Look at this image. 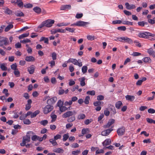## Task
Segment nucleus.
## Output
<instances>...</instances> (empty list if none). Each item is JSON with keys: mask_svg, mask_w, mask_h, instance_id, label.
I'll use <instances>...</instances> for the list:
<instances>
[{"mask_svg": "<svg viewBox=\"0 0 155 155\" xmlns=\"http://www.w3.org/2000/svg\"><path fill=\"white\" fill-rule=\"evenodd\" d=\"M90 132L88 128H83L82 129V135L81 136H82L84 134H87V133H88Z\"/></svg>", "mask_w": 155, "mask_h": 155, "instance_id": "2f4dec72", "label": "nucleus"}, {"mask_svg": "<svg viewBox=\"0 0 155 155\" xmlns=\"http://www.w3.org/2000/svg\"><path fill=\"white\" fill-rule=\"evenodd\" d=\"M60 108V111L61 112H63L66 110H71L70 108V107L67 108L65 107V106H58Z\"/></svg>", "mask_w": 155, "mask_h": 155, "instance_id": "a211bd4d", "label": "nucleus"}, {"mask_svg": "<svg viewBox=\"0 0 155 155\" xmlns=\"http://www.w3.org/2000/svg\"><path fill=\"white\" fill-rule=\"evenodd\" d=\"M67 63H72L75 65H78L79 67H81L82 66V63L81 62H78L77 60L74 58H70L67 61Z\"/></svg>", "mask_w": 155, "mask_h": 155, "instance_id": "7ed1b4c3", "label": "nucleus"}, {"mask_svg": "<svg viewBox=\"0 0 155 155\" xmlns=\"http://www.w3.org/2000/svg\"><path fill=\"white\" fill-rule=\"evenodd\" d=\"M75 23L78 26H84L87 24L88 23L83 21H79L76 22V23Z\"/></svg>", "mask_w": 155, "mask_h": 155, "instance_id": "dca6fc26", "label": "nucleus"}, {"mask_svg": "<svg viewBox=\"0 0 155 155\" xmlns=\"http://www.w3.org/2000/svg\"><path fill=\"white\" fill-rule=\"evenodd\" d=\"M87 67L86 66H84L82 68V72L83 74H85L87 72Z\"/></svg>", "mask_w": 155, "mask_h": 155, "instance_id": "a19ab883", "label": "nucleus"}, {"mask_svg": "<svg viewBox=\"0 0 155 155\" xmlns=\"http://www.w3.org/2000/svg\"><path fill=\"white\" fill-rule=\"evenodd\" d=\"M71 8V6L70 5H63L60 8L61 10H69Z\"/></svg>", "mask_w": 155, "mask_h": 155, "instance_id": "4468645a", "label": "nucleus"}, {"mask_svg": "<svg viewBox=\"0 0 155 155\" xmlns=\"http://www.w3.org/2000/svg\"><path fill=\"white\" fill-rule=\"evenodd\" d=\"M33 134V132L32 131H29L27 133L26 136H23L25 137V138H30V137Z\"/></svg>", "mask_w": 155, "mask_h": 155, "instance_id": "58836bf2", "label": "nucleus"}, {"mask_svg": "<svg viewBox=\"0 0 155 155\" xmlns=\"http://www.w3.org/2000/svg\"><path fill=\"white\" fill-rule=\"evenodd\" d=\"M12 13L11 11L8 8H6L5 11V13L6 14L10 15Z\"/></svg>", "mask_w": 155, "mask_h": 155, "instance_id": "3c124183", "label": "nucleus"}, {"mask_svg": "<svg viewBox=\"0 0 155 155\" xmlns=\"http://www.w3.org/2000/svg\"><path fill=\"white\" fill-rule=\"evenodd\" d=\"M23 6L26 8H31L33 6L32 5L30 4V3H28L24 5Z\"/></svg>", "mask_w": 155, "mask_h": 155, "instance_id": "c03bdc74", "label": "nucleus"}, {"mask_svg": "<svg viewBox=\"0 0 155 155\" xmlns=\"http://www.w3.org/2000/svg\"><path fill=\"white\" fill-rule=\"evenodd\" d=\"M0 68H1V70L2 71H6L7 70V68L5 65V64H1V66H0Z\"/></svg>", "mask_w": 155, "mask_h": 155, "instance_id": "680f3d73", "label": "nucleus"}, {"mask_svg": "<svg viewBox=\"0 0 155 155\" xmlns=\"http://www.w3.org/2000/svg\"><path fill=\"white\" fill-rule=\"evenodd\" d=\"M53 107L51 105H48L45 106L43 108V113L45 114H47L53 110Z\"/></svg>", "mask_w": 155, "mask_h": 155, "instance_id": "20e7f679", "label": "nucleus"}, {"mask_svg": "<svg viewBox=\"0 0 155 155\" xmlns=\"http://www.w3.org/2000/svg\"><path fill=\"white\" fill-rule=\"evenodd\" d=\"M57 97H53L52 98H50L49 99L47 100V103L48 105H51L54 104L55 103L56 101H57Z\"/></svg>", "mask_w": 155, "mask_h": 155, "instance_id": "9d476101", "label": "nucleus"}, {"mask_svg": "<svg viewBox=\"0 0 155 155\" xmlns=\"http://www.w3.org/2000/svg\"><path fill=\"white\" fill-rule=\"evenodd\" d=\"M147 24V23L144 22V21H139L138 22V25L142 27H143L144 25Z\"/></svg>", "mask_w": 155, "mask_h": 155, "instance_id": "de8ad7c7", "label": "nucleus"}, {"mask_svg": "<svg viewBox=\"0 0 155 155\" xmlns=\"http://www.w3.org/2000/svg\"><path fill=\"white\" fill-rule=\"evenodd\" d=\"M149 36L154 37L155 36V35L147 32H140L138 35V37L140 38L148 39Z\"/></svg>", "mask_w": 155, "mask_h": 155, "instance_id": "f03ea898", "label": "nucleus"}, {"mask_svg": "<svg viewBox=\"0 0 155 155\" xmlns=\"http://www.w3.org/2000/svg\"><path fill=\"white\" fill-rule=\"evenodd\" d=\"M85 118V115L84 114H80L78 116V117H77V118L78 120H82L84 119Z\"/></svg>", "mask_w": 155, "mask_h": 155, "instance_id": "4c0bfd02", "label": "nucleus"}, {"mask_svg": "<svg viewBox=\"0 0 155 155\" xmlns=\"http://www.w3.org/2000/svg\"><path fill=\"white\" fill-rule=\"evenodd\" d=\"M39 111L38 110H37L35 111H34L33 114H31L30 115V117L31 118H33L35 117L36 116L39 114Z\"/></svg>", "mask_w": 155, "mask_h": 155, "instance_id": "c9c22d12", "label": "nucleus"}, {"mask_svg": "<svg viewBox=\"0 0 155 155\" xmlns=\"http://www.w3.org/2000/svg\"><path fill=\"white\" fill-rule=\"evenodd\" d=\"M30 40L28 39H26L25 40H21L20 41V42L23 44H25L28 42H30Z\"/></svg>", "mask_w": 155, "mask_h": 155, "instance_id": "864d4df0", "label": "nucleus"}, {"mask_svg": "<svg viewBox=\"0 0 155 155\" xmlns=\"http://www.w3.org/2000/svg\"><path fill=\"white\" fill-rule=\"evenodd\" d=\"M15 15L16 16L18 17H23L24 16V14L21 11L17 10L15 12Z\"/></svg>", "mask_w": 155, "mask_h": 155, "instance_id": "4be33fe9", "label": "nucleus"}, {"mask_svg": "<svg viewBox=\"0 0 155 155\" xmlns=\"http://www.w3.org/2000/svg\"><path fill=\"white\" fill-rule=\"evenodd\" d=\"M118 39L119 41H121L122 40H123L124 42L129 44H131L133 43V41L132 40L127 37H120L118 38Z\"/></svg>", "mask_w": 155, "mask_h": 155, "instance_id": "39448f33", "label": "nucleus"}, {"mask_svg": "<svg viewBox=\"0 0 155 155\" xmlns=\"http://www.w3.org/2000/svg\"><path fill=\"white\" fill-rule=\"evenodd\" d=\"M110 109L111 110V114L113 115H114L116 114V111L114 106L112 105H110Z\"/></svg>", "mask_w": 155, "mask_h": 155, "instance_id": "bb28decb", "label": "nucleus"}, {"mask_svg": "<svg viewBox=\"0 0 155 155\" xmlns=\"http://www.w3.org/2000/svg\"><path fill=\"white\" fill-rule=\"evenodd\" d=\"M11 69L13 70H18L17 68V65H16V63H15L11 65Z\"/></svg>", "mask_w": 155, "mask_h": 155, "instance_id": "8fccbe9b", "label": "nucleus"}, {"mask_svg": "<svg viewBox=\"0 0 155 155\" xmlns=\"http://www.w3.org/2000/svg\"><path fill=\"white\" fill-rule=\"evenodd\" d=\"M113 129L112 128L104 130L102 131V133H101V135L104 136H107L109 135V134L110 133V132Z\"/></svg>", "mask_w": 155, "mask_h": 155, "instance_id": "1a4fd4ad", "label": "nucleus"}, {"mask_svg": "<svg viewBox=\"0 0 155 155\" xmlns=\"http://www.w3.org/2000/svg\"><path fill=\"white\" fill-rule=\"evenodd\" d=\"M102 103V102L100 101H96L94 102V106H100Z\"/></svg>", "mask_w": 155, "mask_h": 155, "instance_id": "09e8293b", "label": "nucleus"}, {"mask_svg": "<svg viewBox=\"0 0 155 155\" xmlns=\"http://www.w3.org/2000/svg\"><path fill=\"white\" fill-rule=\"evenodd\" d=\"M35 69V67L34 65H32L30 66V67H28V71L29 72V74H32L34 72Z\"/></svg>", "mask_w": 155, "mask_h": 155, "instance_id": "f3484780", "label": "nucleus"}, {"mask_svg": "<svg viewBox=\"0 0 155 155\" xmlns=\"http://www.w3.org/2000/svg\"><path fill=\"white\" fill-rule=\"evenodd\" d=\"M82 15H83L82 13H77L75 17L78 19H80L82 17Z\"/></svg>", "mask_w": 155, "mask_h": 155, "instance_id": "69168bd1", "label": "nucleus"}, {"mask_svg": "<svg viewBox=\"0 0 155 155\" xmlns=\"http://www.w3.org/2000/svg\"><path fill=\"white\" fill-rule=\"evenodd\" d=\"M69 137V136H68V133L63 135V141H64L67 140L69 138L68 137Z\"/></svg>", "mask_w": 155, "mask_h": 155, "instance_id": "ea45409f", "label": "nucleus"}, {"mask_svg": "<svg viewBox=\"0 0 155 155\" xmlns=\"http://www.w3.org/2000/svg\"><path fill=\"white\" fill-rule=\"evenodd\" d=\"M75 119V118L74 116L71 117L68 119L67 121L69 122H72L74 121Z\"/></svg>", "mask_w": 155, "mask_h": 155, "instance_id": "13d9d810", "label": "nucleus"}, {"mask_svg": "<svg viewBox=\"0 0 155 155\" xmlns=\"http://www.w3.org/2000/svg\"><path fill=\"white\" fill-rule=\"evenodd\" d=\"M33 11H34V12H35L36 13L39 14L41 13V9L38 6H36L33 8Z\"/></svg>", "mask_w": 155, "mask_h": 155, "instance_id": "a878e982", "label": "nucleus"}, {"mask_svg": "<svg viewBox=\"0 0 155 155\" xmlns=\"http://www.w3.org/2000/svg\"><path fill=\"white\" fill-rule=\"evenodd\" d=\"M13 28V25L12 24H9L7 26L6 28H5V31L7 32Z\"/></svg>", "mask_w": 155, "mask_h": 155, "instance_id": "cd10ccee", "label": "nucleus"}, {"mask_svg": "<svg viewBox=\"0 0 155 155\" xmlns=\"http://www.w3.org/2000/svg\"><path fill=\"white\" fill-rule=\"evenodd\" d=\"M65 30H67L68 31L71 33H73L74 31L75 28H71L70 27H67L65 28Z\"/></svg>", "mask_w": 155, "mask_h": 155, "instance_id": "37998d69", "label": "nucleus"}, {"mask_svg": "<svg viewBox=\"0 0 155 155\" xmlns=\"http://www.w3.org/2000/svg\"><path fill=\"white\" fill-rule=\"evenodd\" d=\"M48 121L47 120H44L41 121L40 124L42 125L45 126L47 124H48Z\"/></svg>", "mask_w": 155, "mask_h": 155, "instance_id": "bf43d9fd", "label": "nucleus"}, {"mask_svg": "<svg viewBox=\"0 0 155 155\" xmlns=\"http://www.w3.org/2000/svg\"><path fill=\"white\" fill-rule=\"evenodd\" d=\"M111 143V140L110 139H107L103 142V146H106L109 145Z\"/></svg>", "mask_w": 155, "mask_h": 155, "instance_id": "393cba45", "label": "nucleus"}, {"mask_svg": "<svg viewBox=\"0 0 155 155\" xmlns=\"http://www.w3.org/2000/svg\"><path fill=\"white\" fill-rule=\"evenodd\" d=\"M87 94L91 96H94L95 95V91L94 90L88 91L87 92Z\"/></svg>", "mask_w": 155, "mask_h": 155, "instance_id": "052dcab7", "label": "nucleus"}, {"mask_svg": "<svg viewBox=\"0 0 155 155\" xmlns=\"http://www.w3.org/2000/svg\"><path fill=\"white\" fill-rule=\"evenodd\" d=\"M57 32L64 33L65 32V30L62 29H54L51 30V33L52 34H54Z\"/></svg>", "mask_w": 155, "mask_h": 155, "instance_id": "6e6552de", "label": "nucleus"}, {"mask_svg": "<svg viewBox=\"0 0 155 155\" xmlns=\"http://www.w3.org/2000/svg\"><path fill=\"white\" fill-rule=\"evenodd\" d=\"M104 97L101 95H99L97 96V100L98 101H102L104 100Z\"/></svg>", "mask_w": 155, "mask_h": 155, "instance_id": "4d7b16f0", "label": "nucleus"}, {"mask_svg": "<svg viewBox=\"0 0 155 155\" xmlns=\"http://www.w3.org/2000/svg\"><path fill=\"white\" fill-rule=\"evenodd\" d=\"M125 6H126V9L128 10H131L135 8V6L134 5L129 4L128 2L125 3Z\"/></svg>", "mask_w": 155, "mask_h": 155, "instance_id": "2eb2a0df", "label": "nucleus"}, {"mask_svg": "<svg viewBox=\"0 0 155 155\" xmlns=\"http://www.w3.org/2000/svg\"><path fill=\"white\" fill-rule=\"evenodd\" d=\"M70 24L69 23L62 22L58 23L57 25V26L58 27H61L63 26H67Z\"/></svg>", "mask_w": 155, "mask_h": 155, "instance_id": "72a5a7b5", "label": "nucleus"}, {"mask_svg": "<svg viewBox=\"0 0 155 155\" xmlns=\"http://www.w3.org/2000/svg\"><path fill=\"white\" fill-rule=\"evenodd\" d=\"M146 78L143 77L142 78V79L141 80H140L136 82V85L137 86H140L141 85L143 81H145L146 80Z\"/></svg>", "mask_w": 155, "mask_h": 155, "instance_id": "b1692460", "label": "nucleus"}, {"mask_svg": "<svg viewBox=\"0 0 155 155\" xmlns=\"http://www.w3.org/2000/svg\"><path fill=\"white\" fill-rule=\"evenodd\" d=\"M51 57L53 60H55L57 59V54L55 52H53L51 53Z\"/></svg>", "mask_w": 155, "mask_h": 155, "instance_id": "6e6d98bb", "label": "nucleus"}, {"mask_svg": "<svg viewBox=\"0 0 155 155\" xmlns=\"http://www.w3.org/2000/svg\"><path fill=\"white\" fill-rule=\"evenodd\" d=\"M122 106V103L121 101H118L116 103V104H115L116 107L118 109H119L120 108V107Z\"/></svg>", "mask_w": 155, "mask_h": 155, "instance_id": "c85d7f7f", "label": "nucleus"}, {"mask_svg": "<svg viewBox=\"0 0 155 155\" xmlns=\"http://www.w3.org/2000/svg\"><path fill=\"white\" fill-rule=\"evenodd\" d=\"M125 98H126V100L127 101H132L135 99V97L134 96L127 95L125 96Z\"/></svg>", "mask_w": 155, "mask_h": 155, "instance_id": "412c9836", "label": "nucleus"}, {"mask_svg": "<svg viewBox=\"0 0 155 155\" xmlns=\"http://www.w3.org/2000/svg\"><path fill=\"white\" fill-rule=\"evenodd\" d=\"M53 151L55 153H63L64 152V150L63 149L58 148L53 150Z\"/></svg>", "mask_w": 155, "mask_h": 155, "instance_id": "7c9ffc66", "label": "nucleus"}, {"mask_svg": "<svg viewBox=\"0 0 155 155\" xmlns=\"http://www.w3.org/2000/svg\"><path fill=\"white\" fill-rule=\"evenodd\" d=\"M23 124L25 125H29L31 124V122L28 119H25L23 120Z\"/></svg>", "mask_w": 155, "mask_h": 155, "instance_id": "603ef678", "label": "nucleus"}, {"mask_svg": "<svg viewBox=\"0 0 155 155\" xmlns=\"http://www.w3.org/2000/svg\"><path fill=\"white\" fill-rule=\"evenodd\" d=\"M87 39L89 40H93L94 39V36L92 35H88L87 37Z\"/></svg>", "mask_w": 155, "mask_h": 155, "instance_id": "0e129e2a", "label": "nucleus"}, {"mask_svg": "<svg viewBox=\"0 0 155 155\" xmlns=\"http://www.w3.org/2000/svg\"><path fill=\"white\" fill-rule=\"evenodd\" d=\"M89 100H90V97L89 96H87L85 98L84 103L85 104H87L89 103Z\"/></svg>", "mask_w": 155, "mask_h": 155, "instance_id": "5fc2aeb1", "label": "nucleus"}, {"mask_svg": "<svg viewBox=\"0 0 155 155\" xmlns=\"http://www.w3.org/2000/svg\"><path fill=\"white\" fill-rule=\"evenodd\" d=\"M146 121L147 122L149 123L152 124L153 123L154 124H155V120H153L150 118H146Z\"/></svg>", "mask_w": 155, "mask_h": 155, "instance_id": "49530a36", "label": "nucleus"}, {"mask_svg": "<svg viewBox=\"0 0 155 155\" xmlns=\"http://www.w3.org/2000/svg\"><path fill=\"white\" fill-rule=\"evenodd\" d=\"M75 114V112L74 111H67L65 113L63 114L62 117L63 118H66L69 117L70 116H71Z\"/></svg>", "mask_w": 155, "mask_h": 155, "instance_id": "423d86ee", "label": "nucleus"}, {"mask_svg": "<svg viewBox=\"0 0 155 155\" xmlns=\"http://www.w3.org/2000/svg\"><path fill=\"white\" fill-rule=\"evenodd\" d=\"M56 140H53V139H50L49 140V142H50V143H51L53 146H57L58 145V144L56 141H55Z\"/></svg>", "mask_w": 155, "mask_h": 155, "instance_id": "e433bc0d", "label": "nucleus"}, {"mask_svg": "<svg viewBox=\"0 0 155 155\" xmlns=\"http://www.w3.org/2000/svg\"><path fill=\"white\" fill-rule=\"evenodd\" d=\"M50 117H51V118L52 119V120H51V122H53L55 121L56 118H57V116L56 115L52 114H51V115H50Z\"/></svg>", "mask_w": 155, "mask_h": 155, "instance_id": "79ce46f5", "label": "nucleus"}, {"mask_svg": "<svg viewBox=\"0 0 155 155\" xmlns=\"http://www.w3.org/2000/svg\"><path fill=\"white\" fill-rule=\"evenodd\" d=\"M85 78L83 77L81 78H79V81H80V85L82 87H84L85 85Z\"/></svg>", "mask_w": 155, "mask_h": 155, "instance_id": "5701e85b", "label": "nucleus"}, {"mask_svg": "<svg viewBox=\"0 0 155 155\" xmlns=\"http://www.w3.org/2000/svg\"><path fill=\"white\" fill-rule=\"evenodd\" d=\"M0 47H2L4 45H9V41L7 38H5L3 39L0 40Z\"/></svg>", "mask_w": 155, "mask_h": 155, "instance_id": "0eeeda50", "label": "nucleus"}, {"mask_svg": "<svg viewBox=\"0 0 155 155\" xmlns=\"http://www.w3.org/2000/svg\"><path fill=\"white\" fill-rule=\"evenodd\" d=\"M122 23L124 25H133V22H132L125 21H124L123 22H122Z\"/></svg>", "mask_w": 155, "mask_h": 155, "instance_id": "a18cd8bd", "label": "nucleus"}, {"mask_svg": "<svg viewBox=\"0 0 155 155\" xmlns=\"http://www.w3.org/2000/svg\"><path fill=\"white\" fill-rule=\"evenodd\" d=\"M16 4L18 7L20 8H22L23 7V3L21 0H16Z\"/></svg>", "mask_w": 155, "mask_h": 155, "instance_id": "c756f323", "label": "nucleus"}, {"mask_svg": "<svg viewBox=\"0 0 155 155\" xmlns=\"http://www.w3.org/2000/svg\"><path fill=\"white\" fill-rule=\"evenodd\" d=\"M126 27L124 26H121L118 27V30L120 31H124L126 30Z\"/></svg>", "mask_w": 155, "mask_h": 155, "instance_id": "338daca9", "label": "nucleus"}, {"mask_svg": "<svg viewBox=\"0 0 155 155\" xmlns=\"http://www.w3.org/2000/svg\"><path fill=\"white\" fill-rule=\"evenodd\" d=\"M125 131V129L124 127H123L118 129L117 130V132L119 136H122L124 135Z\"/></svg>", "mask_w": 155, "mask_h": 155, "instance_id": "9b49d317", "label": "nucleus"}, {"mask_svg": "<svg viewBox=\"0 0 155 155\" xmlns=\"http://www.w3.org/2000/svg\"><path fill=\"white\" fill-rule=\"evenodd\" d=\"M61 138V135L59 134H57L54 137V140H58Z\"/></svg>", "mask_w": 155, "mask_h": 155, "instance_id": "774afa93", "label": "nucleus"}, {"mask_svg": "<svg viewBox=\"0 0 155 155\" xmlns=\"http://www.w3.org/2000/svg\"><path fill=\"white\" fill-rule=\"evenodd\" d=\"M29 35V33H24L18 36V39H21L24 38H26L28 37Z\"/></svg>", "mask_w": 155, "mask_h": 155, "instance_id": "473e14b6", "label": "nucleus"}, {"mask_svg": "<svg viewBox=\"0 0 155 155\" xmlns=\"http://www.w3.org/2000/svg\"><path fill=\"white\" fill-rule=\"evenodd\" d=\"M54 23V20L48 19L45 20L38 26V28H41L44 26L50 28L52 26Z\"/></svg>", "mask_w": 155, "mask_h": 155, "instance_id": "f257e3e1", "label": "nucleus"}, {"mask_svg": "<svg viewBox=\"0 0 155 155\" xmlns=\"http://www.w3.org/2000/svg\"><path fill=\"white\" fill-rule=\"evenodd\" d=\"M114 120L113 119H111L109 120L107 124L106 125H104L103 126V128L105 129L109 127L110 126H111L113 124H114Z\"/></svg>", "mask_w": 155, "mask_h": 155, "instance_id": "f8f14e48", "label": "nucleus"}, {"mask_svg": "<svg viewBox=\"0 0 155 155\" xmlns=\"http://www.w3.org/2000/svg\"><path fill=\"white\" fill-rule=\"evenodd\" d=\"M80 150H77L76 151H72V154L73 155H77L80 153Z\"/></svg>", "mask_w": 155, "mask_h": 155, "instance_id": "e2e57ef3", "label": "nucleus"}, {"mask_svg": "<svg viewBox=\"0 0 155 155\" xmlns=\"http://www.w3.org/2000/svg\"><path fill=\"white\" fill-rule=\"evenodd\" d=\"M147 53L148 54L150 55L153 56V57L155 58V51L153 50L151 48H150L147 50Z\"/></svg>", "mask_w": 155, "mask_h": 155, "instance_id": "6ab92c4d", "label": "nucleus"}, {"mask_svg": "<svg viewBox=\"0 0 155 155\" xmlns=\"http://www.w3.org/2000/svg\"><path fill=\"white\" fill-rule=\"evenodd\" d=\"M25 60L28 62H33L35 61V58L32 56H27L25 57Z\"/></svg>", "mask_w": 155, "mask_h": 155, "instance_id": "aec40b11", "label": "nucleus"}, {"mask_svg": "<svg viewBox=\"0 0 155 155\" xmlns=\"http://www.w3.org/2000/svg\"><path fill=\"white\" fill-rule=\"evenodd\" d=\"M143 61L145 63H150L151 62V59L149 57H145L143 58Z\"/></svg>", "mask_w": 155, "mask_h": 155, "instance_id": "f704fd0d", "label": "nucleus"}, {"mask_svg": "<svg viewBox=\"0 0 155 155\" xmlns=\"http://www.w3.org/2000/svg\"><path fill=\"white\" fill-rule=\"evenodd\" d=\"M30 141V138H25V137H23L22 138V143H21L20 145L21 146H24L26 143H28Z\"/></svg>", "mask_w": 155, "mask_h": 155, "instance_id": "ddd939ff", "label": "nucleus"}]
</instances>
